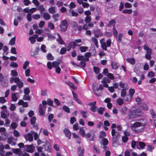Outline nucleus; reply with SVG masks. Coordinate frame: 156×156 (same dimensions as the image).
Returning a JSON list of instances; mask_svg holds the SVG:
<instances>
[{
	"instance_id": "30",
	"label": "nucleus",
	"mask_w": 156,
	"mask_h": 156,
	"mask_svg": "<svg viewBox=\"0 0 156 156\" xmlns=\"http://www.w3.org/2000/svg\"><path fill=\"white\" fill-rule=\"evenodd\" d=\"M111 66L112 68L116 69L118 68V66H117V63L115 62H112L111 63Z\"/></svg>"
},
{
	"instance_id": "35",
	"label": "nucleus",
	"mask_w": 156,
	"mask_h": 156,
	"mask_svg": "<svg viewBox=\"0 0 156 156\" xmlns=\"http://www.w3.org/2000/svg\"><path fill=\"white\" fill-rule=\"evenodd\" d=\"M122 36V34L121 33H119L118 36H117L116 40L119 42H121Z\"/></svg>"
},
{
	"instance_id": "31",
	"label": "nucleus",
	"mask_w": 156,
	"mask_h": 156,
	"mask_svg": "<svg viewBox=\"0 0 156 156\" xmlns=\"http://www.w3.org/2000/svg\"><path fill=\"white\" fill-rule=\"evenodd\" d=\"M88 48L86 46H80L79 48L81 52H85Z\"/></svg>"
},
{
	"instance_id": "4",
	"label": "nucleus",
	"mask_w": 156,
	"mask_h": 156,
	"mask_svg": "<svg viewBox=\"0 0 156 156\" xmlns=\"http://www.w3.org/2000/svg\"><path fill=\"white\" fill-rule=\"evenodd\" d=\"M60 31L62 32H64L67 30L68 26V23L67 21L66 20H62L60 25Z\"/></svg>"
},
{
	"instance_id": "1",
	"label": "nucleus",
	"mask_w": 156,
	"mask_h": 156,
	"mask_svg": "<svg viewBox=\"0 0 156 156\" xmlns=\"http://www.w3.org/2000/svg\"><path fill=\"white\" fill-rule=\"evenodd\" d=\"M142 114L141 111L138 109L130 110L128 114L129 118L130 119H133L137 116H140Z\"/></svg>"
},
{
	"instance_id": "58",
	"label": "nucleus",
	"mask_w": 156,
	"mask_h": 156,
	"mask_svg": "<svg viewBox=\"0 0 156 156\" xmlns=\"http://www.w3.org/2000/svg\"><path fill=\"white\" fill-rule=\"evenodd\" d=\"M104 35L107 37H109L112 36V34L111 32H105L104 33Z\"/></svg>"
},
{
	"instance_id": "54",
	"label": "nucleus",
	"mask_w": 156,
	"mask_h": 156,
	"mask_svg": "<svg viewBox=\"0 0 156 156\" xmlns=\"http://www.w3.org/2000/svg\"><path fill=\"white\" fill-rule=\"evenodd\" d=\"M11 74L12 76L16 77L17 76L18 73L16 70H12L11 71Z\"/></svg>"
},
{
	"instance_id": "33",
	"label": "nucleus",
	"mask_w": 156,
	"mask_h": 156,
	"mask_svg": "<svg viewBox=\"0 0 156 156\" xmlns=\"http://www.w3.org/2000/svg\"><path fill=\"white\" fill-rule=\"evenodd\" d=\"M59 64V62L57 61L53 62L52 63L53 66L55 68L58 67Z\"/></svg>"
},
{
	"instance_id": "53",
	"label": "nucleus",
	"mask_w": 156,
	"mask_h": 156,
	"mask_svg": "<svg viewBox=\"0 0 156 156\" xmlns=\"http://www.w3.org/2000/svg\"><path fill=\"white\" fill-rule=\"evenodd\" d=\"M13 134L15 137H18L19 136L20 133L17 130H14L13 131Z\"/></svg>"
},
{
	"instance_id": "38",
	"label": "nucleus",
	"mask_w": 156,
	"mask_h": 156,
	"mask_svg": "<svg viewBox=\"0 0 156 156\" xmlns=\"http://www.w3.org/2000/svg\"><path fill=\"white\" fill-rule=\"evenodd\" d=\"M12 151L14 153L18 154L21 150L19 148H13L12 149Z\"/></svg>"
},
{
	"instance_id": "16",
	"label": "nucleus",
	"mask_w": 156,
	"mask_h": 156,
	"mask_svg": "<svg viewBox=\"0 0 156 156\" xmlns=\"http://www.w3.org/2000/svg\"><path fill=\"white\" fill-rule=\"evenodd\" d=\"M80 114L83 118H86L89 115L87 112L84 111H81Z\"/></svg>"
},
{
	"instance_id": "37",
	"label": "nucleus",
	"mask_w": 156,
	"mask_h": 156,
	"mask_svg": "<svg viewBox=\"0 0 156 156\" xmlns=\"http://www.w3.org/2000/svg\"><path fill=\"white\" fill-rule=\"evenodd\" d=\"M113 33L114 36L117 38L118 32L115 27H114L113 28Z\"/></svg>"
},
{
	"instance_id": "23",
	"label": "nucleus",
	"mask_w": 156,
	"mask_h": 156,
	"mask_svg": "<svg viewBox=\"0 0 156 156\" xmlns=\"http://www.w3.org/2000/svg\"><path fill=\"white\" fill-rule=\"evenodd\" d=\"M115 22L114 20H112L110 21L108 25V26L109 27H111L112 25L115 27Z\"/></svg>"
},
{
	"instance_id": "18",
	"label": "nucleus",
	"mask_w": 156,
	"mask_h": 156,
	"mask_svg": "<svg viewBox=\"0 0 156 156\" xmlns=\"http://www.w3.org/2000/svg\"><path fill=\"white\" fill-rule=\"evenodd\" d=\"M55 8L54 6H51L48 9L49 12L51 14H54L56 12Z\"/></svg>"
},
{
	"instance_id": "47",
	"label": "nucleus",
	"mask_w": 156,
	"mask_h": 156,
	"mask_svg": "<svg viewBox=\"0 0 156 156\" xmlns=\"http://www.w3.org/2000/svg\"><path fill=\"white\" fill-rule=\"evenodd\" d=\"M85 21L87 23H89L91 21V18L90 16H87L84 19Z\"/></svg>"
},
{
	"instance_id": "22",
	"label": "nucleus",
	"mask_w": 156,
	"mask_h": 156,
	"mask_svg": "<svg viewBox=\"0 0 156 156\" xmlns=\"http://www.w3.org/2000/svg\"><path fill=\"white\" fill-rule=\"evenodd\" d=\"M84 153V149L81 147L78 148V153L79 156H83Z\"/></svg>"
},
{
	"instance_id": "3",
	"label": "nucleus",
	"mask_w": 156,
	"mask_h": 156,
	"mask_svg": "<svg viewBox=\"0 0 156 156\" xmlns=\"http://www.w3.org/2000/svg\"><path fill=\"white\" fill-rule=\"evenodd\" d=\"M142 124L139 122H136L134 123L131 125V129L136 132H140L142 130V129H139L138 128L141 126Z\"/></svg>"
},
{
	"instance_id": "64",
	"label": "nucleus",
	"mask_w": 156,
	"mask_h": 156,
	"mask_svg": "<svg viewBox=\"0 0 156 156\" xmlns=\"http://www.w3.org/2000/svg\"><path fill=\"white\" fill-rule=\"evenodd\" d=\"M66 52V48H62L60 51V53L63 55L65 54Z\"/></svg>"
},
{
	"instance_id": "11",
	"label": "nucleus",
	"mask_w": 156,
	"mask_h": 156,
	"mask_svg": "<svg viewBox=\"0 0 156 156\" xmlns=\"http://www.w3.org/2000/svg\"><path fill=\"white\" fill-rule=\"evenodd\" d=\"M25 147H26V151H27L32 153L33 152V148L32 145H26L25 146Z\"/></svg>"
},
{
	"instance_id": "44",
	"label": "nucleus",
	"mask_w": 156,
	"mask_h": 156,
	"mask_svg": "<svg viewBox=\"0 0 156 156\" xmlns=\"http://www.w3.org/2000/svg\"><path fill=\"white\" fill-rule=\"evenodd\" d=\"M11 98L12 100L14 101H16L17 100V98L16 96V94L14 93L12 94Z\"/></svg>"
},
{
	"instance_id": "41",
	"label": "nucleus",
	"mask_w": 156,
	"mask_h": 156,
	"mask_svg": "<svg viewBox=\"0 0 156 156\" xmlns=\"http://www.w3.org/2000/svg\"><path fill=\"white\" fill-rule=\"evenodd\" d=\"M38 9L40 10V12L41 14H42L43 12L45 10V9L42 5H40L38 7Z\"/></svg>"
},
{
	"instance_id": "49",
	"label": "nucleus",
	"mask_w": 156,
	"mask_h": 156,
	"mask_svg": "<svg viewBox=\"0 0 156 156\" xmlns=\"http://www.w3.org/2000/svg\"><path fill=\"white\" fill-rule=\"evenodd\" d=\"M32 18L35 20H37L40 18L41 17V16L40 14H34L32 15Z\"/></svg>"
},
{
	"instance_id": "60",
	"label": "nucleus",
	"mask_w": 156,
	"mask_h": 156,
	"mask_svg": "<svg viewBox=\"0 0 156 156\" xmlns=\"http://www.w3.org/2000/svg\"><path fill=\"white\" fill-rule=\"evenodd\" d=\"M36 120V118L35 117H32L30 120L31 123L32 125L35 124Z\"/></svg>"
},
{
	"instance_id": "24",
	"label": "nucleus",
	"mask_w": 156,
	"mask_h": 156,
	"mask_svg": "<svg viewBox=\"0 0 156 156\" xmlns=\"http://www.w3.org/2000/svg\"><path fill=\"white\" fill-rule=\"evenodd\" d=\"M4 80V77L1 73H0V82L3 86H4V83H5Z\"/></svg>"
},
{
	"instance_id": "13",
	"label": "nucleus",
	"mask_w": 156,
	"mask_h": 156,
	"mask_svg": "<svg viewBox=\"0 0 156 156\" xmlns=\"http://www.w3.org/2000/svg\"><path fill=\"white\" fill-rule=\"evenodd\" d=\"M19 105H22L23 107H28V105L27 102H24V101L21 99L18 102Z\"/></svg>"
},
{
	"instance_id": "40",
	"label": "nucleus",
	"mask_w": 156,
	"mask_h": 156,
	"mask_svg": "<svg viewBox=\"0 0 156 156\" xmlns=\"http://www.w3.org/2000/svg\"><path fill=\"white\" fill-rule=\"evenodd\" d=\"M110 82V80L107 77H104L102 81V83H109Z\"/></svg>"
},
{
	"instance_id": "45",
	"label": "nucleus",
	"mask_w": 156,
	"mask_h": 156,
	"mask_svg": "<svg viewBox=\"0 0 156 156\" xmlns=\"http://www.w3.org/2000/svg\"><path fill=\"white\" fill-rule=\"evenodd\" d=\"M81 67L84 68L86 65V62L85 61H82L80 62V65Z\"/></svg>"
},
{
	"instance_id": "57",
	"label": "nucleus",
	"mask_w": 156,
	"mask_h": 156,
	"mask_svg": "<svg viewBox=\"0 0 156 156\" xmlns=\"http://www.w3.org/2000/svg\"><path fill=\"white\" fill-rule=\"evenodd\" d=\"M17 126V123L15 122H12L11 124V127L13 129H16Z\"/></svg>"
},
{
	"instance_id": "7",
	"label": "nucleus",
	"mask_w": 156,
	"mask_h": 156,
	"mask_svg": "<svg viewBox=\"0 0 156 156\" xmlns=\"http://www.w3.org/2000/svg\"><path fill=\"white\" fill-rule=\"evenodd\" d=\"M101 46L102 48L105 51L107 50V46L105 42V39L104 38H101L100 41Z\"/></svg>"
},
{
	"instance_id": "46",
	"label": "nucleus",
	"mask_w": 156,
	"mask_h": 156,
	"mask_svg": "<svg viewBox=\"0 0 156 156\" xmlns=\"http://www.w3.org/2000/svg\"><path fill=\"white\" fill-rule=\"evenodd\" d=\"M94 72L96 74H98L100 72V69L97 66H94L93 68Z\"/></svg>"
},
{
	"instance_id": "36",
	"label": "nucleus",
	"mask_w": 156,
	"mask_h": 156,
	"mask_svg": "<svg viewBox=\"0 0 156 156\" xmlns=\"http://www.w3.org/2000/svg\"><path fill=\"white\" fill-rule=\"evenodd\" d=\"M132 12V10L131 9H126L123 10L122 12L123 13H128L129 14H130Z\"/></svg>"
},
{
	"instance_id": "21",
	"label": "nucleus",
	"mask_w": 156,
	"mask_h": 156,
	"mask_svg": "<svg viewBox=\"0 0 156 156\" xmlns=\"http://www.w3.org/2000/svg\"><path fill=\"white\" fill-rule=\"evenodd\" d=\"M91 40L93 42V43H94L96 47L97 48H98L99 47V45L98 44V41L96 38L94 37H92L91 38Z\"/></svg>"
},
{
	"instance_id": "55",
	"label": "nucleus",
	"mask_w": 156,
	"mask_h": 156,
	"mask_svg": "<svg viewBox=\"0 0 156 156\" xmlns=\"http://www.w3.org/2000/svg\"><path fill=\"white\" fill-rule=\"evenodd\" d=\"M112 43L111 40V39H108L106 41V45L107 47H109L111 46Z\"/></svg>"
},
{
	"instance_id": "63",
	"label": "nucleus",
	"mask_w": 156,
	"mask_h": 156,
	"mask_svg": "<svg viewBox=\"0 0 156 156\" xmlns=\"http://www.w3.org/2000/svg\"><path fill=\"white\" fill-rule=\"evenodd\" d=\"M47 102L48 105L52 106H53V101L50 99H48L47 100Z\"/></svg>"
},
{
	"instance_id": "10",
	"label": "nucleus",
	"mask_w": 156,
	"mask_h": 156,
	"mask_svg": "<svg viewBox=\"0 0 156 156\" xmlns=\"http://www.w3.org/2000/svg\"><path fill=\"white\" fill-rule=\"evenodd\" d=\"M136 147L138 149H140V148L143 149L145 146V143L141 142H137Z\"/></svg>"
},
{
	"instance_id": "32",
	"label": "nucleus",
	"mask_w": 156,
	"mask_h": 156,
	"mask_svg": "<svg viewBox=\"0 0 156 156\" xmlns=\"http://www.w3.org/2000/svg\"><path fill=\"white\" fill-rule=\"evenodd\" d=\"M79 133L82 136L84 137L85 136V130L82 127L80 129Z\"/></svg>"
},
{
	"instance_id": "34",
	"label": "nucleus",
	"mask_w": 156,
	"mask_h": 156,
	"mask_svg": "<svg viewBox=\"0 0 156 156\" xmlns=\"http://www.w3.org/2000/svg\"><path fill=\"white\" fill-rule=\"evenodd\" d=\"M69 12L70 13H72V15L73 16H77L78 15V14L76 12H75L74 11L71 9H70L69 10Z\"/></svg>"
},
{
	"instance_id": "56",
	"label": "nucleus",
	"mask_w": 156,
	"mask_h": 156,
	"mask_svg": "<svg viewBox=\"0 0 156 156\" xmlns=\"http://www.w3.org/2000/svg\"><path fill=\"white\" fill-rule=\"evenodd\" d=\"M122 142L124 143H125L127 142L128 139V136H122Z\"/></svg>"
},
{
	"instance_id": "48",
	"label": "nucleus",
	"mask_w": 156,
	"mask_h": 156,
	"mask_svg": "<svg viewBox=\"0 0 156 156\" xmlns=\"http://www.w3.org/2000/svg\"><path fill=\"white\" fill-rule=\"evenodd\" d=\"M102 144L104 146H106L108 144V140L106 138H104L102 140Z\"/></svg>"
},
{
	"instance_id": "39",
	"label": "nucleus",
	"mask_w": 156,
	"mask_h": 156,
	"mask_svg": "<svg viewBox=\"0 0 156 156\" xmlns=\"http://www.w3.org/2000/svg\"><path fill=\"white\" fill-rule=\"evenodd\" d=\"M69 45L70 47L72 48L73 49H74L76 46V44L75 41H74L71 42L69 43Z\"/></svg>"
},
{
	"instance_id": "14",
	"label": "nucleus",
	"mask_w": 156,
	"mask_h": 156,
	"mask_svg": "<svg viewBox=\"0 0 156 156\" xmlns=\"http://www.w3.org/2000/svg\"><path fill=\"white\" fill-rule=\"evenodd\" d=\"M26 140L31 141L33 140V136L30 133H28L27 134V136L26 135L24 136Z\"/></svg>"
},
{
	"instance_id": "5",
	"label": "nucleus",
	"mask_w": 156,
	"mask_h": 156,
	"mask_svg": "<svg viewBox=\"0 0 156 156\" xmlns=\"http://www.w3.org/2000/svg\"><path fill=\"white\" fill-rule=\"evenodd\" d=\"M135 90L133 89H131L129 90V95H127L124 98L123 100L125 101H130L132 99L133 95L135 93Z\"/></svg>"
},
{
	"instance_id": "52",
	"label": "nucleus",
	"mask_w": 156,
	"mask_h": 156,
	"mask_svg": "<svg viewBox=\"0 0 156 156\" xmlns=\"http://www.w3.org/2000/svg\"><path fill=\"white\" fill-rule=\"evenodd\" d=\"M63 109L65 111L67 112V113H69L70 112L69 108L66 106H63Z\"/></svg>"
},
{
	"instance_id": "12",
	"label": "nucleus",
	"mask_w": 156,
	"mask_h": 156,
	"mask_svg": "<svg viewBox=\"0 0 156 156\" xmlns=\"http://www.w3.org/2000/svg\"><path fill=\"white\" fill-rule=\"evenodd\" d=\"M64 132L66 136L68 137L69 139L71 138V133L68 129H65L64 130Z\"/></svg>"
},
{
	"instance_id": "25",
	"label": "nucleus",
	"mask_w": 156,
	"mask_h": 156,
	"mask_svg": "<svg viewBox=\"0 0 156 156\" xmlns=\"http://www.w3.org/2000/svg\"><path fill=\"white\" fill-rule=\"evenodd\" d=\"M39 112L40 115H43L44 114V111L43 109H44L43 105L40 104L39 106Z\"/></svg>"
},
{
	"instance_id": "8",
	"label": "nucleus",
	"mask_w": 156,
	"mask_h": 156,
	"mask_svg": "<svg viewBox=\"0 0 156 156\" xmlns=\"http://www.w3.org/2000/svg\"><path fill=\"white\" fill-rule=\"evenodd\" d=\"M146 53L145 55V58L148 60H150L151 58V54L152 53V51L151 49L148 50L146 51Z\"/></svg>"
},
{
	"instance_id": "15",
	"label": "nucleus",
	"mask_w": 156,
	"mask_h": 156,
	"mask_svg": "<svg viewBox=\"0 0 156 156\" xmlns=\"http://www.w3.org/2000/svg\"><path fill=\"white\" fill-rule=\"evenodd\" d=\"M86 137L89 139L90 141H93L94 138V134H91L90 133H88L85 135Z\"/></svg>"
},
{
	"instance_id": "62",
	"label": "nucleus",
	"mask_w": 156,
	"mask_h": 156,
	"mask_svg": "<svg viewBox=\"0 0 156 156\" xmlns=\"http://www.w3.org/2000/svg\"><path fill=\"white\" fill-rule=\"evenodd\" d=\"M53 114H50L49 115L48 119L49 122H51L52 119L53 118Z\"/></svg>"
},
{
	"instance_id": "59",
	"label": "nucleus",
	"mask_w": 156,
	"mask_h": 156,
	"mask_svg": "<svg viewBox=\"0 0 156 156\" xmlns=\"http://www.w3.org/2000/svg\"><path fill=\"white\" fill-rule=\"evenodd\" d=\"M30 97L28 94H25L23 96V99L24 100H30Z\"/></svg>"
},
{
	"instance_id": "17",
	"label": "nucleus",
	"mask_w": 156,
	"mask_h": 156,
	"mask_svg": "<svg viewBox=\"0 0 156 156\" xmlns=\"http://www.w3.org/2000/svg\"><path fill=\"white\" fill-rule=\"evenodd\" d=\"M127 109L126 107V106H124L121 108L120 109L119 111L121 112L122 114L124 115L126 113Z\"/></svg>"
},
{
	"instance_id": "9",
	"label": "nucleus",
	"mask_w": 156,
	"mask_h": 156,
	"mask_svg": "<svg viewBox=\"0 0 156 156\" xmlns=\"http://www.w3.org/2000/svg\"><path fill=\"white\" fill-rule=\"evenodd\" d=\"M45 150L48 152H50L51 151V146L50 143L46 142L45 144L43 145Z\"/></svg>"
},
{
	"instance_id": "20",
	"label": "nucleus",
	"mask_w": 156,
	"mask_h": 156,
	"mask_svg": "<svg viewBox=\"0 0 156 156\" xmlns=\"http://www.w3.org/2000/svg\"><path fill=\"white\" fill-rule=\"evenodd\" d=\"M126 61L132 65H134L135 63V59L133 58H127Z\"/></svg>"
},
{
	"instance_id": "2",
	"label": "nucleus",
	"mask_w": 156,
	"mask_h": 156,
	"mask_svg": "<svg viewBox=\"0 0 156 156\" xmlns=\"http://www.w3.org/2000/svg\"><path fill=\"white\" fill-rule=\"evenodd\" d=\"M111 133L113 136L112 142L113 146H114L118 141L120 137V135L119 133L118 132H115V129H112Z\"/></svg>"
},
{
	"instance_id": "61",
	"label": "nucleus",
	"mask_w": 156,
	"mask_h": 156,
	"mask_svg": "<svg viewBox=\"0 0 156 156\" xmlns=\"http://www.w3.org/2000/svg\"><path fill=\"white\" fill-rule=\"evenodd\" d=\"M5 123L4 125L7 126L10 123V121L8 118H6L5 119Z\"/></svg>"
},
{
	"instance_id": "50",
	"label": "nucleus",
	"mask_w": 156,
	"mask_h": 156,
	"mask_svg": "<svg viewBox=\"0 0 156 156\" xmlns=\"http://www.w3.org/2000/svg\"><path fill=\"white\" fill-rule=\"evenodd\" d=\"M16 38L15 37L12 38L10 41L9 44L11 45H13L15 44Z\"/></svg>"
},
{
	"instance_id": "29",
	"label": "nucleus",
	"mask_w": 156,
	"mask_h": 156,
	"mask_svg": "<svg viewBox=\"0 0 156 156\" xmlns=\"http://www.w3.org/2000/svg\"><path fill=\"white\" fill-rule=\"evenodd\" d=\"M105 110V109L104 108L100 107L98 108L97 111L98 113L100 115L103 114V112Z\"/></svg>"
},
{
	"instance_id": "27",
	"label": "nucleus",
	"mask_w": 156,
	"mask_h": 156,
	"mask_svg": "<svg viewBox=\"0 0 156 156\" xmlns=\"http://www.w3.org/2000/svg\"><path fill=\"white\" fill-rule=\"evenodd\" d=\"M126 91L125 89H123L121 91V96L122 97H123V99L124 98H125L126 95Z\"/></svg>"
},
{
	"instance_id": "43",
	"label": "nucleus",
	"mask_w": 156,
	"mask_h": 156,
	"mask_svg": "<svg viewBox=\"0 0 156 156\" xmlns=\"http://www.w3.org/2000/svg\"><path fill=\"white\" fill-rule=\"evenodd\" d=\"M47 58L48 60H52L54 59V58L51 53L48 54L47 56Z\"/></svg>"
},
{
	"instance_id": "6",
	"label": "nucleus",
	"mask_w": 156,
	"mask_h": 156,
	"mask_svg": "<svg viewBox=\"0 0 156 156\" xmlns=\"http://www.w3.org/2000/svg\"><path fill=\"white\" fill-rule=\"evenodd\" d=\"M103 88L102 85H100L99 88H97L96 90H94V92L95 94L98 97H100L101 95V91Z\"/></svg>"
},
{
	"instance_id": "26",
	"label": "nucleus",
	"mask_w": 156,
	"mask_h": 156,
	"mask_svg": "<svg viewBox=\"0 0 156 156\" xmlns=\"http://www.w3.org/2000/svg\"><path fill=\"white\" fill-rule=\"evenodd\" d=\"M73 98L79 104H81V101L78 99L77 98V94H75L73 92Z\"/></svg>"
},
{
	"instance_id": "42",
	"label": "nucleus",
	"mask_w": 156,
	"mask_h": 156,
	"mask_svg": "<svg viewBox=\"0 0 156 156\" xmlns=\"http://www.w3.org/2000/svg\"><path fill=\"white\" fill-rule=\"evenodd\" d=\"M117 103L120 105H121L123 103V100L121 98H119L117 101Z\"/></svg>"
},
{
	"instance_id": "28",
	"label": "nucleus",
	"mask_w": 156,
	"mask_h": 156,
	"mask_svg": "<svg viewBox=\"0 0 156 156\" xmlns=\"http://www.w3.org/2000/svg\"><path fill=\"white\" fill-rule=\"evenodd\" d=\"M59 17V15L58 13L54 14L52 16V17L54 20L55 22H57L58 20V18Z\"/></svg>"
},
{
	"instance_id": "19",
	"label": "nucleus",
	"mask_w": 156,
	"mask_h": 156,
	"mask_svg": "<svg viewBox=\"0 0 156 156\" xmlns=\"http://www.w3.org/2000/svg\"><path fill=\"white\" fill-rule=\"evenodd\" d=\"M43 17L46 20H48L50 19V16L49 13L47 12H44L43 14Z\"/></svg>"
},
{
	"instance_id": "51",
	"label": "nucleus",
	"mask_w": 156,
	"mask_h": 156,
	"mask_svg": "<svg viewBox=\"0 0 156 156\" xmlns=\"http://www.w3.org/2000/svg\"><path fill=\"white\" fill-rule=\"evenodd\" d=\"M98 108V107L96 106H94L91 107L90 109L92 112H95L97 110Z\"/></svg>"
}]
</instances>
